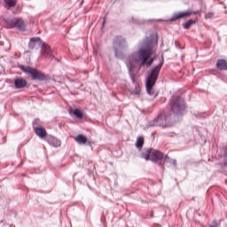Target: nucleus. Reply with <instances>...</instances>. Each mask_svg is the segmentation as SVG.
Returning a JSON list of instances; mask_svg holds the SVG:
<instances>
[{
    "label": "nucleus",
    "instance_id": "nucleus-22",
    "mask_svg": "<svg viewBox=\"0 0 227 227\" xmlns=\"http://www.w3.org/2000/svg\"><path fill=\"white\" fill-rule=\"evenodd\" d=\"M144 143H145V140L143 139V137H138L136 142L137 148H141Z\"/></svg>",
    "mask_w": 227,
    "mask_h": 227
},
{
    "label": "nucleus",
    "instance_id": "nucleus-13",
    "mask_svg": "<svg viewBox=\"0 0 227 227\" xmlns=\"http://www.w3.org/2000/svg\"><path fill=\"white\" fill-rule=\"evenodd\" d=\"M43 45V41L40 37H32L30 38V41L28 43L29 49H35V46L36 45Z\"/></svg>",
    "mask_w": 227,
    "mask_h": 227
},
{
    "label": "nucleus",
    "instance_id": "nucleus-14",
    "mask_svg": "<svg viewBox=\"0 0 227 227\" xmlns=\"http://www.w3.org/2000/svg\"><path fill=\"white\" fill-rule=\"evenodd\" d=\"M48 143L51 145V146H53L54 148H59L61 146V141L54 137H50L48 138Z\"/></svg>",
    "mask_w": 227,
    "mask_h": 227
},
{
    "label": "nucleus",
    "instance_id": "nucleus-7",
    "mask_svg": "<svg viewBox=\"0 0 227 227\" xmlns=\"http://www.w3.org/2000/svg\"><path fill=\"white\" fill-rule=\"evenodd\" d=\"M142 159L157 162V160H162V159H164V153H162L160 151L150 149L146 153H142Z\"/></svg>",
    "mask_w": 227,
    "mask_h": 227
},
{
    "label": "nucleus",
    "instance_id": "nucleus-9",
    "mask_svg": "<svg viewBox=\"0 0 227 227\" xmlns=\"http://www.w3.org/2000/svg\"><path fill=\"white\" fill-rule=\"evenodd\" d=\"M128 70L129 72V77L133 83H136V74H134V68H136V64L132 61V59L129 57L125 61Z\"/></svg>",
    "mask_w": 227,
    "mask_h": 227
},
{
    "label": "nucleus",
    "instance_id": "nucleus-19",
    "mask_svg": "<svg viewBox=\"0 0 227 227\" xmlns=\"http://www.w3.org/2000/svg\"><path fill=\"white\" fill-rule=\"evenodd\" d=\"M4 3L9 8H15V5L17 4L15 0H4Z\"/></svg>",
    "mask_w": 227,
    "mask_h": 227
},
{
    "label": "nucleus",
    "instance_id": "nucleus-27",
    "mask_svg": "<svg viewBox=\"0 0 227 227\" xmlns=\"http://www.w3.org/2000/svg\"><path fill=\"white\" fill-rule=\"evenodd\" d=\"M213 16H214V14H212V13L207 14L206 15V19H210Z\"/></svg>",
    "mask_w": 227,
    "mask_h": 227
},
{
    "label": "nucleus",
    "instance_id": "nucleus-18",
    "mask_svg": "<svg viewBox=\"0 0 227 227\" xmlns=\"http://www.w3.org/2000/svg\"><path fill=\"white\" fill-rule=\"evenodd\" d=\"M73 114L75 115L76 118H78L79 120H82L84 114H82V112L79 109H74L73 111Z\"/></svg>",
    "mask_w": 227,
    "mask_h": 227
},
{
    "label": "nucleus",
    "instance_id": "nucleus-10",
    "mask_svg": "<svg viewBox=\"0 0 227 227\" xmlns=\"http://www.w3.org/2000/svg\"><path fill=\"white\" fill-rule=\"evenodd\" d=\"M12 27H16L20 31H26V24L24 23V20L20 18H13L11 20Z\"/></svg>",
    "mask_w": 227,
    "mask_h": 227
},
{
    "label": "nucleus",
    "instance_id": "nucleus-16",
    "mask_svg": "<svg viewBox=\"0 0 227 227\" xmlns=\"http://www.w3.org/2000/svg\"><path fill=\"white\" fill-rule=\"evenodd\" d=\"M216 68H218V70H227V61L225 59H218Z\"/></svg>",
    "mask_w": 227,
    "mask_h": 227
},
{
    "label": "nucleus",
    "instance_id": "nucleus-23",
    "mask_svg": "<svg viewBox=\"0 0 227 227\" xmlns=\"http://www.w3.org/2000/svg\"><path fill=\"white\" fill-rule=\"evenodd\" d=\"M33 129H37L38 127H40V125H42V121H40V119H35L33 123Z\"/></svg>",
    "mask_w": 227,
    "mask_h": 227
},
{
    "label": "nucleus",
    "instance_id": "nucleus-21",
    "mask_svg": "<svg viewBox=\"0 0 227 227\" xmlns=\"http://www.w3.org/2000/svg\"><path fill=\"white\" fill-rule=\"evenodd\" d=\"M164 162H169V164H173V166H175V168L176 167V160H173V159L168 157V155H166L164 157Z\"/></svg>",
    "mask_w": 227,
    "mask_h": 227
},
{
    "label": "nucleus",
    "instance_id": "nucleus-8",
    "mask_svg": "<svg viewBox=\"0 0 227 227\" xmlns=\"http://www.w3.org/2000/svg\"><path fill=\"white\" fill-rule=\"evenodd\" d=\"M198 12H194L191 9L183 12H176L173 16L168 20H156L157 22H175V20H178V19H184L185 17H191V15H196Z\"/></svg>",
    "mask_w": 227,
    "mask_h": 227
},
{
    "label": "nucleus",
    "instance_id": "nucleus-31",
    "mask_svg": "<svg viewBox=\"0 0 227 227\" xmlns=\"http://www.w3.org/2000/svg\"><path fill=\"white\" fill-rule=\"evenodd\" d=\"M160 166H162V163H161V162H160Z\"/></svg>",
    "mask_w": 227,
    "mask_h": 227
},
{
    "label": "nucleus",
    "instance_id": "nucleus-29",
    "mask_svg": "<svg viewBox=\"0 0 227 227\" xmlns=\"http://www.w3.org/2000/svg\"><path fill=\"white\" fill-rule=\"evenodd\" d=\"M104 24H106V20H103V26H104Z\"/></svg>",
    "mask_w": 227,
    "mask_h": 227
},
{
    "label": "nucleus",
    "instance_id": "nucleus-30",
    "mask_svg": "<svg viewBox=\"0 0 227 227\" xmlns=\"http://www.w3.org/2000/svg\"><path fill=\"white\" fill-rule=\"evenodd\" d=\"M94 53L97 54V50L94 49Z\"/></svg>",
    "mask_w": 227,
    "mask_h": 227
},
{
    "label": "nucleus",
    "instance_id": "nucleus-28",
    "mask_svg": "<svg viewBox=\"0 0 227 227\" xmlns=\"http://www.w3.org/2000/svg\"><path fill=\"white\" fill-rule=\"evenodd\" d=\"M150 217H153V212L151 213Z\"/></svg>",
    "mask_w": 227,
    "mask_h": 227
},
{
    "label": "nucleus",
    "instance_id": "nucleus-24",
    "mask_svg": "<svg viewBox=\"0 0 227 227\" xmlns=\"http://www.w3.org/2000/svg\"><path fill=\"white\" fill-rule=\"evenodd\" d=\"M223 164L224 166L227 167V148L224 150V154H223Z\"/></svg>",
    "mask_w": 227,
    "mask_h": 227
},
{
    "label": "nucleus",
    "instance_id": "nucleus-17",
    "mask_svg": "<svg viewBox=\"0 0 227 227\" xmlns=\"http://www.w3.org/2000/svg\"><path fill=\"white\" fill-rule=\"evenodd\" d=\"M74 141L78 143V145H86V142L88 141V138L84 135H78Z\"/></svg>",
    "mask_w": 227,
    "mask_h": 227
},
{
    "label": "nucleus",
    "instance_id": "nucleus-25",
    "mask_svg": "<svg viewBox=\"0 0 227 227\" xmlns=\"http://www.w3.org/2000/svg\"><path fill=\"white\" fill-rule=\"evenodd\" d=\"M141 93V90L136 89V90L132 91V95H139Z\"/></svg>",
    "mask_w": 227,
    "mask_h": 227
},
{
    "label": "nucleus",
    "instance_id": "nucleus-12",
    "mask_svg": "<svg viewBox=\"0 0 227 227\" xmlns=\"http://www.w3.org/2000/svg\"><path fill=\"white\" fill-rule=\"evenodd\" d=\"M14 86L16 90H22V88L27 86V81L22 78H16L14 79Z\"/></svg>",
    "mask_w": 227,
    "mask_h": 227
},
{
    "label": "nucleus",
    "instance_id": "nucleus-1",
    "mask_svg": "<svg viewBox=\"0 0 227 227\" xmlns=\"http://www.w3.org/2000/svg\"><path fill=\"white\" fill-rule=\"evenodd\" d=\"M140 48L137 51L129 55L130 59L137 65L140 61V67H152L155 59L152 58V55L155 52V47H157V37L155 35H151L145 37L142 43H140Z\"/></svg>",
    "mask_w": 227,
    "mask_h": 227
},
{
    "label": "nucleus",
    "instance_id": "nucleus-26",
    "mask_svg": "<svg viewBox=\"0 0 227 227\" xmlns=\"http://www.w3.org/2000/svg\"><path fill=\"white\" fill-rule=\"evenodd\" d=\"M218 226V223H217V221L214 220L211 224L209 225V227H217Z\"/></svg>",
    "mask_w": 227,
    "mask_h": 227
},
{
    "label": "nucleus",
    "instance_id": "nucleus-11",
    "mask_svg": "<svg viewBox=\"0 0 227 227\" xmlns=\"http://www.w3.org/2000/svg\"><path fill=\"white\" fill-rule=\"evenodd\" d=\"M42 47L41 56H44L45 58H49V56H52V51L51 50V46L45 44L43 42V44H40Z\"/></svg>",
    "mask_w": 227,
    "mask_h": 227
},
{
    "label": "nucleus",
    "instance_id": "nucleus-5",
    "mask_svg": "<svg viewBox=\"0 0 227 227\" xmlns=\"http://www.w3.org/2000/svg\"><path fill=\"white\" fill-rule=\"evenodd\" d=\"M21 70L24 72V74L30 76L32 81H47V75H45V74L29 66H22Z\"/></svg>",
    "mask_w": 227,
    "mask_h": 227
},
{
    "label": "nucleus",
    "instance_id": "nucleus-3",
    "mask_svg": "<svg viewBox=\"0 0 227 227\" xmlns=\"http://www.w3.org/2000/svg\"><path fill=\"white\" fill-rule=\"evenodd\" d=\"M170 107L171 112L174 113V114L180 116V114H184L185 111V101L182 97L174 96L170 99Z\"/></svg>",
    "mask_w": 227,
    "mask_h": 227
},
{
    "label": "nucleus",
    "instance_id": "nucleus-2",
    "mask_svg": "<svg viewBox=\"0 0 227 227\" xmlns=\"http://www.w3.org/2000/svg\"><path fill=\"white\" fill-rule=\"evenodd\" d=\"M164 65V57L161 56L160 64L154 67L150 72L147 74V77L145 79V88L148 95H154L155 91L153 90V86H155V82H157V79H159V74H160V69Z\"/></svg>",
    "mask_w": 227,
    "mask_h": 227
},
{
    "label": "nucleus",
    "instance_id": "nucleus-15",
    "mask_svg": "<svg viewBox=\"0 0 227 227\" xmlns=\"http://www.w3.org/2000/svg\"><path fill=\"white\" fill-rule=\"evenodd\" d=\"M34 129L36 136H38V137H41V139H43V137H45V136H47V130H45V129L42 127L34 128Z\"/></svg>",
    "mask_w": 227,
    "mask_h": 227
},
{
    "label": "nucleus",
    "instance_id": "nucleus-6",
    "mask_svg": "<svg viewBox=\"0 0 227 227\" xmlns=\"http://www.w3.org/2000/svg\"><path fill=\"white\" fill-rule=\"evenodd\" d=\"M150 127H171V115L170 114H159L158 117L149 122Z\"/></svg>",
    "mask_w": 227,
    "mask_h": 227
},
{
    "label": "nucleus",
    "instance_id": "nucleus-20",
    "mask_svg": "<svg viewBox=\"0 0 227 227\" xmlns=\"http://www.w3.org/2000/svg\"><path fill=\"white\" fill-rule=\"evenodd\" d=\"M192 24H194V20H189L183 24V27L184 29H189Z\"/></svg>",
    "mask_w": 227,
    "mask_h": 227
},
{
    "label": "nucleus",
    "instance_id": "nucleus-4",
    "mask_svg": "<svg viewBox=\"0 0 227 227\" xmlns=\"http://www.w3.org/2000/svg\"><path fill=\"white\" fill-rule=\"evenodd\" d=\"M113 47L115 58L120 59L123 58V51H125L129 45H127V41L125 38H123V36L117 35L114 38Z\"/></svg>",
    "mask_w": 227,
    "mask_h": 227
}]
</instances>
